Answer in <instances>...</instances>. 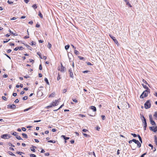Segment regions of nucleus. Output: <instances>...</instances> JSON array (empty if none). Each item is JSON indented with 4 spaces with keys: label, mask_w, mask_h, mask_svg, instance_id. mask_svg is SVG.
Segmentation results:
<instances>
[{
    "label": "nucleus",
    "mask_w": 157,
    "mask_h": 157,
    "mask_svg": "<svg viewBox=\"0 0 157 157\" xmlns=\"http://www.w3.org/2000/svg\"><path fill=\"white\" fill-rule=\"evenodd\" d=\"M31 107H30V108H27V109H24V112H25V111H28L30 109H31Z\"/></svg>",
    "instance_id": "ea45409f"
},
{
    "label": "nucleus",
    "mask_w": 157,
    "mask_h": 157,
    "mask_svg": "<svg viewBox=\"0 0 157 157\" xmlns=\"http://www.w3.org/2000/svg\"><path fill=\"white\" fill-rule=\"evenodd\" d=\"M9 106H10L9 108L11 109H15L16 108V106L14 104L9 105Z\"/></svg>",
    "instance_id": "4468645a"
},
{
    "label": "nucleus",
    "mask_w": 157,
    "mask_h": 157,
    "mask_svg": "<svg viewBox=\"0 0 157 157\" xmlns=\"http://www.w3.org/2000/svg\"><path fill=\"white\" fill-rule=\"evenodd\" d=\"M88 65H92V64L90 62H88L87 63Z\"/></svg>",
    "instance_id": "338daca9"
},
{
    "label": "nucleus",
    "mask_w": 157,
    "mask_h": 157,
    "mask_svg": "<svg viewBox=\"0 0 157 157\" xmlns=\"http://www.w3.org/2000/svg\"><path fill=\"white\" fill-rule=\"evenodd\" d=\"M37 54L39 56L40 58V59H42V57L41 55V53L40 52H37Z\"/></svg>",
    "instance_id": "412c9836"
},
{
    "label": "nucleus",
    "mask_w": 157,
    "mask_h": 157,
    "mask_svg": "<svg viewBox=\"0 0 157 157\" xmlns=\"http://www.w3.org/2000/svg\"><path fill=\"white\" fill-rule=\"evenodd\" d=\"M132 141H133V142H134L136 144H137V147L140 148L141 147V145L140 142L138 141V140H136L135 139H133L132 140Z\"/></svg>",
    "instance_id": "39448f33"
},
{
    "label": "nucleus",
    "mask_w": 157,
    "mask_h": 157,
    "mask_svg": "<svg viewBox=\"0 0 157 157\" xmlns=\"http://www.w3.org/2000/svg\"><path fill=\"white\" fill-rule=\"evenodd\" d=\"M109 36L112 38V39L113 40L114 42L116 44H117L118 46L119 45V44L117 40L115 39V38L113 36H111V35L110 34L109 35Z\"/></svg>",
    "instance_id": "6e6552de"
},
{
    "label": "nucleus",
    "mask_w": 157,
    "mask_h": 157,
    "mask_svg": "<svg viewBox=\"0 0 157 157\" xmlns=\"http://www.w3.org/2000/svg\"><path fill=\"white\" fill-rule=\"evenodd\" d=\"M69 47H70V45L69 44H68V45L65 46V49L66 50H67L68 49H69Z\"/></svg>",
    "instance_id": "c85d7f7f"
},
{
    "label": "nucleus",
    "mask_w": 157,
    "mask_h": 157,
    "mask_svg": "<svg viewBox=\"0 0 157 157\" xmlns=\"http://www.w3.org/2000/svg\"><path fill=\"white\" fill-rule=\"evenodd\" d=\"M151 104L150 100H147L144 104V107L146 109L150 108L151 107Z\"/></svg>",
    "instance_id": "f03ea898"
},
{
    "label": "nucleus",
    "mask_w": 157,
    "mask_h": 157,
    "mask_svg": "<svg viewBox=\"0 0 157 157\" xmlns=\"http://www.w3.org/2000/svg\"><path fill=\"white\" fill-rule=\"evenodd\" d=\"M17 94L16 93H13V95L14 97L16 96H17Z\"/></svg>",
    "instance_id": "e2e57ef3"
},
{
    "label": "nucleus",
    "mask_w": 157,
    "mask_h": 157,
    "mask_svg": "<svg viewBox=\"0 0 157 157\" xmlns=\"http://www.w3.org/2000/svg\"><path fill=\"white\" fill-rule=\"evenodd\" d=\"M55 92H53L51 94H49L48 96L49 98L54 97L55 96Z\"/></svg>",
    "instance_id": "f8f14e48"
},
{
    "label": "nucleus",
    "mask_w": 157,
    "mask_h": 157,
    "mask_svg": "<svg viewBox=\"0 0 157 157\" xmlns=\"http://www.w3.org/2000/svg\"><path fill=\"white\" fill-rule=\"evenodd\" d=\"M44 81L46 82L47 84H49V83L48 82V80L47 78H45Z\"/></svg>",
    "instance_id": "5701e85b"
},
{
    "label": "nucleus",
    "mask_w": 157,
    "mask_h": 157,
    "mask_svg": "<svg viewBox=\"0 0 157 157\" xmlns=\"http://www.w3.org/2000/svg\"><path fill=\"white\" fill-rule=\"evenodd\" d=\"M64 105V104H63L62 105H61L59 107L58 109H59L61 108Z\"/></svg>",
    "instance_id": "603ef678"
},
{
    "label": "nucleus",
    "mask_w": 157,
    "mask_h": 157,
    "mask_svg": "<svg viewBox=\"0 0 157 157\" xmlns=\"http://www.w3.org/2000/svg\"><path fill=\"white\" fill-rule=\"evenodd\" d=\"M52 107V105L51 104L50 105L46 106L45 107V108L47 109H49L50 108Z\"/></svg>",
    "instance_id": "72a5a7b5"
},
{
    "label": "nucleus",
    "mask_w": 157,
    "mask_h": 157,
    "mask_svg": "<svg viewBox=\"0 0 157 157\" xmlns=\"http://www.w3.org/2000/svg\"><path fill=\"white\" fill-rule=\"evenodd\" d=\"M36 44V43L35 42H33V41H32L30 43V44L31 45H35Z\"/></svg>",
    "instance_id": "b1692460"
},
{
    "label": "nucleus",
    "mask_w": 157,
    "mask_h": 157,
    "mask_svg": "<svg viewBox=\"0 0 157 157\" xmlns=\"http://www.w3.org/2000/svg\"><path fill=\"white\" fill-rule=\"evenodd\" d=\"M61 79V77L59 74H58V76L57 77V79L58 81H59Z\"/></svg>",
    "instance_id": "e433bc0d"
},
{
    "label": "nucleus",
    "mask_w": 157,
    "mask_h": 157,
    "mask_svg": "<svg viewBox=\"0 0 157 157\" xmlns=\"http://www.w3.org/2000/svg\"><path fill=\"white\" fill-rule=\"evenodd\" d=\"M125 1L127 2V5H128L130 7H132V6L129 3V2H128L127 0H125Z\"/></svg>",
    "instance_id": "2f4dec72"
},
{
    "label": "nucleus",
    "mask_w": 157,
    "mask_h": 157,
    "mask_svg": "<svg viewBox=\"0 0 157 157\" xmlns=\"http://www.w3.org/2000/svg\"><path fill=\"white\" fill-rule=\"evenodd\" d=\"M10 40V39H7L6 40H4L3 41V43H5L6 42H7L8 41H9Z\"/></svg>",
    "instance_id": "4c0bfd02"
},
{
    "label": "nucleus",
    "mask_w": 157,
    "mask_h": 157,
    "mask_svg": "<svg viewBox=\"0 0 157 157\" xmlns=\"http://www.w3.org/2000/svg\"><path fill=\"white\" fill-rule=\"evenodd\" d=\"M2 98L5 101H6V98L5 96H2Z\"/></svg>",
    "instance_id": "79ce46f5"
},
{
    "label": "nucleus",
    "mask_w": 157,
    "mask_h": 157,
    "mask_svg": "<svg viewBox=\"0 0 157 157\" xmlns=\"http://www.w3.org/2000/svg\"><path fill=\"white\" fill-rule=\"evenodd\" d=\"M143 82L145 84H147V85H148V86H149V84H148L147 82V81H146L145 80H144V79H143Z\"/></svg>",
    "instance_id": "473e14b6"
},
{
    "label": "nucleus",
    "mask_w": 157,
    "mask_h": 157,
    "mask_svg": "<svg viewBox=\"0 0 157 157\" xmlns=\"http://www.w3.org/2000/svg\"><path fill=\"white\" fill-rule=\"evenodd\" d=\"M148 146L150 147H151V149H152L153 148V146L151 144H149V145H148Z\"/></svg>",
    "instance_id": "4d7b16f0"
},
{
    "label": "nucleus",
    "mask_w": 157,
    "mask_h": 157,
    "mask_svg": "<svg viewBox=\"0 0 157 157\" xmlns=\"http://www.w3.org/2000/svg\"><path fill=\"white\" fill-rule=\"evenodd\" d=\"M7 136H8V138L10 137V136L7 134H3L2 135L1 137L2 138L6 139L7 138Z\"/></svg>",
    "instance_id": "9d476101"
},
{
    "label": "nucleus",
    "mask_w": 157,
    "mask_h": 157,
    "mask_svg": "<svg viewBox=\"0 0 157 157\" xmlns=\"http://www.w3.org/2000/svg\"><path fill=\"white\" fill-rule=\"evenodd\" d=\"M52 44H50L49 43H48V48L49 49H50L52 47Z\"/></svg>",
    "instance_id": "bb28decb"
},
{
    "label": "nucleus",
    "mask_w": 157,
    "mask_h": 157,
    "mask_svg": "<svg viewBox=\"0 0 157 157\" xmlns=\"http://www.w3.org/2000/svg\"><path fill=\"white\" fill-rule=\"evenodd\" d=\"M17 19V18L16 17H13L12 18H10V20H15Z\"/></svg>",
    "instance_id": "13d9d810"
},
{
    "label": "nucleus",
    "mask_w": 157,
    "mask_h": 157,
    "mask_svg": "<svg viewBox=\"0 0 157 157\" xmlns=\"http://www.w3.org/2000/svg\"><path fill=\"white\" fill-rule=\"evenodd\" d=\"M29 38V35L26 36L24 37V38L25 39H27Z\"/></svg>",
    "instance_id": "de8ad7c7"
},
{
    "label": "nucleus",
    "mask_w": 157,
    "mask_h": 157,
    "mask_svg": "<svg viewBox=\"0 0 157 157\" xmlns=\"http://www.w3.org/2000/svg\"><path fill=\"white\" fill-rule=\"evenodd\" d=\"M138 137L139 138V139L140 141L141 142V143H142V139H141V137L139 135H138Z\"/></svg>",
    "instance_id": "7c9ffc66"
},
{
    "label": "nucleus",
    "mask_w": 157,
    "mask_h": 157,
    "mask_svg": "<svg viewBox=\"0 0 157 157\" xmlns=\"http://www.w3.org/2000/svg\"><path fill=\"white\" fill-rule=\"evenodd\" d=\"M143 123H144V125H145V122H146V119L144 116H143Z\"/></svg>",
    "instance_id": "a878e982"
},
{
    "label": "nucleus",
    "mask_w": 157,
    "mask_h": 157,
    "mask_svg": "<svg viewBox=\"0 0 157 157\" xmlns=\"http://www.w3.org/2000/svg\"><path fill=\"white\" fill-rule=\"evenodd\" d=\"M61 137L63 138L65 140H67L69 139V137H66L64 135H62Z\"/></svg>",
    "instance_id": "dca6fc26"
},
{
    "label": "nucleus",
    "mask_w": 157,
    "mask_h": 157,
    "mask_svg": "<svg viewBox=\"0 0 157 157\" xmlns=\"http://www.w3.org/2000/svg\"><path fill=\"white\" fill-rule=\"evenodd\" d=\"M82 131L83 132H88V130L86 129H83L82 130Z\"/></svg>",
    "instance_id": "09e8293b"
},
{
    "label": "nucleus",
    "mask_w": 157,
    "mask_h": 157,
    "mask_svg": "<svg viewBox=\"0 0 157 157\" xmlns=\"http://www.w3.org/2000/svg\"><path fill=\"white\" fill-rule=\"evenodd\" d=\"M16 138L18 140H22V139L20 136H18V135H16Z\"/></svg>",
    "instance_id": "4be33fe9"
},
{
    "label": "nucleus",
    "mask_w": 157,
    "mask_h": 157,
    "mask_svg": "<svg viewBox=\"0 0 157 157\" xmlns=\"http://www.w3.org/2000/svg\"><path fill=\"white\" fill-rule=\"evenodd\" d=\"M4 78H7L8 77V75L6 74H4L3 76Z\"/></svg>",
    "instance_id": "864d4df0"
},
{
    "label": "nucleus",
    "mask_w": 157,
    "mask_h": 157,
    "mask_svg": "<svg viewBox=\"0 0 157 157\" xmlns=\"http://www.w3.org/2000/svg\"><path fill=\"white\" fill-rule=\"evenodd\" d=\"M38 15L41 18H43V15L40 11H39V12Z\"/></svg>",
    "instance_id": "f3484780"
},
{
    "label": "nucleus",
    "mask_w": 157,
    "mask_h": 157,
    "mask_svg": "<svg viewBox=\"0 0 157 157\" xmlns=\"http://www.w3.org/2000/svg\"><path fill=\"white\" fill-rule=\"evenodd\" d=\"M101 117L102 118V119L103 120H104L105 119V117L104 115H101Z\"/></svg>",
    "instance_id": "37998d69"
},
{
    "label": "nucleus",
    "mask_w": 157,
    "mask_h": 157,
    "mask_svg": "<svg viewBox=\"0 0 157 157\" xmlns=\"http://www.w3.org/2000/svg\"><path fill=\"white\" fill-rule=\"evenodd\" d=\"M30 157H36V155L34 154H31L30 155Z\"/></svg>",
    "instance_id": "58836bf2"
},
{
    "label": "nucleus",
    "mask_w": 157,
    "mask_h": 157,
    "mask_svg": "<svg viewBox=\"0 0 157 157\" xmlns=\"http://www.w3.org/2000/svg\"><path fill=\"white\" fill-rule=\"evenodd\" d=\"M35 148H36V147L34 146H32V147H30V149L32 151H33V152H35V149H34Z\"/></svg>",
    "instance_id": "ddd939ff"
},
{
    "label": "nucleus",
    "mask_w": 157,
    "mask_h": 157,
    "mask_svg": "<svg viewBox=\"0 0 157 157\" xmlns=\"http://www.w3.org/2000/svg\"><path fill=\"white\" fill-rule=\"evenodd\" d=\"M72 100H73V101L74 102H76V103H77V102H78V101H77V100H76V99H72Z\"/></svg>",
    "instance_id": "680f3d73"
},
{
    "label": "nucleus",
    "mask_w": 157,
    "mask_h": 157,
    "mask_svg": "<svg viewBox=\"0 0 157 157\" xmlns=\"http://www.w3.org/2000/svg\"><path fill=\"white\" fill-rule=\"evenodd\" d=\"M147 122H145V125L144 126V130H145L146 129V127H147Z\"/></svg>",
    "instance_id": "f704fd0d"
},
{
    "label": "nucleus",
    "mask_w": 157,
    "mask_h": 157,
    "mask_svg": "<svg viewBox=\"0 0 157 157\" xmlns=\"http://www.w3.org/2000/svg\"><path fill=\"white\" fill-rule=\"evenodd\" d=\"M32 7L34 9H36L37 8L36 5L34 4L32 6Z\"/></svg>",
    "instance_id": "393cba45"
},
{
    "label": "nucleus",
    "mask_w": 157,
    "mask_h": 157,
    "mask_svg": "<svg viewBox=\"0 0 157 157\" xmlns=\"http://www.w3.org/2000/svg\"><path fill=\"white\" fill-rule=\"evenodd\" d=\"M154 95L157 97V92H155V94H154Z\"/></svg>",
    "instance_id": "774afa93"
},
{
    "label": "nucleus",
    "mask_w": 157,
    "mask_h": 157,
    "mask_svg": "<svg viewBox=\"0 0 157 157\" xmlns=\"http://www.w3.org/2000/svg\"><path fill=\"white\" fill-rule=\"evenodd\" d=\"M149 129L154 132H156L157 131V125L156 126H151L149 127Z\"/></svg>",
    "instance_id": "20e7f679"
},
{
    "label": "nucleus",
    "mask_w": 157,
    "mask_h": 157,
    "mask_svg": "<svg viewBox=\"0 0 157 157\" xmlns=\"http://www.w3.org/2000/svg\"><path fill=\"white\" fill-rule=\"evenodd\" d=\"M154 117L155 119L157 120V112H155V114L154 115Z\"/></svg>",
    "instance_id": "6ab92c4d"
},
{
    "label": "nucleus",
    "mask_w": 157,
    "mask_h": 157,
    "mask_svg": "<svg viewBox=\"0 0 157 157\" xmlns=\"http://www.w3.org/2000/svg\"><path fill=\"white\" fill-rule=\"evenodd\" d=\"M19 101V100L18 99H16L14 101L15 103H18Z\"/></svg>",
    "instance_id": "0e129e2a"
},
{
    "label": "nucleus",
    "mask_w": 157,
    "mask_h": 157,
    "mask_svg": "<svg viewBox=\"0 0 157 157\" xmlns=\"http://www.w3.org/2000/svg\"><path fill=\"white\" fill-rule=\"evenodd\" d=\"M150 91L144 90L140 96L141 98H143L147 96L148 94L150 93Z\"/></svg>",
    "instance_id": "f257e3e1"
},
{
    "label": "nucleus",
    "mask_w": 157,
    "mask_h": 157,
    "mask_svg": "<svg viewBox=\"0 0 157 157\" xmlns=\"http://www.w3.org/2000/svg\"><path fill=\"white\" fill-rule=\"evenodd\" d=\"M16 134H17V132H14L12 134V135H13L15 136H16Z\"/></svg>",
    "instance_id": "6e6d98bb"
},
{
    "label": "nucleus",
    "mask_w": 157,
    "mask_h": 157,
    "mask_svg": "<svg viewBox=\"0 0 157 157\" xmlns=\"http://www.w3.org/2000/svg\"><path fill=\"white\" fill-rule=\"evenodd\" d=\"M22 130L24 131H25L26 130V129L25 128L23 127L22 128Z\"/></svg>",
    "instance_id": "69168bd1"
},
{
    "label": "nucleus",
    "mask_w": 157,
    "mask_h": 157,
    "mask_svg": "<svg viewBox=\"0 0 157 157\" xmlns=\"http://www.w3.org/2000/svg\"><path fill=\"white\" fill-rule=\"evenodd\" d=\"M39 69L40 70H41L42 69V67L41 64H40L39 65Z\"/></svg>",
    "instance_id": "c03bdc74"
},
{
    "label": "nucleus",
    "mask_w": 157,
    "mask_h": 157,
    "mask_svg": "<svg viewBox=\"0 0 157 157\" xmlns=\"http://www.w3.org/2000/svg\"><path fill=\"white\" fill-rule=\"evenodd\" d=\"M131 134L134 137H136L137 136H138V135H137L134 133H131Z\"/></svg>",
    "instance_id": "a19ab883"
},
{
    "label": "nucleus",
    "mask_w": 157,
    "mask_h": 157,
    "mask_svg": "<svg viewBox=\"0 0 157 157\" xmlns=\"http://www.w3.org/2000/svg\"><path fill=\"white\" fill-rule=\"evenodd\" d=\"M149 118L150 121V122L151 124L152 125H155V121L153 120L152 115H149Z\"/></svg>",
    "instance_id": "7ed1b4c3"
},
{
    "label": "nucleus",
    "mask_w": 157,
    "mask_h": 157,
    "mask_svg": "<svg viewBox=\"0 0 157 157\" xmlns=\"http://www.w3.org/2000/svg\"><path fill=\"white\" fill-rule=\"evenodd\" d=\"M61 66L60 68H59L58 70L60 71L61 72H64L66 70V68L63 66L62 63H61Z\"/></svg>",
    "instance_id": "423d86ee"
},
{
    "label": "nucleus",
    "mask_w": 157,
    "mask_h": 157,
    "mask_svg": "<svg viewBox=\"0 0 157 157\" xmlns=\"http://www.w3.org/2000/svg\"><path fill=\"white\" fill-rule=\"evenodd\" d=\"M44 155L45 156H48L49 155V153L48 152L45 153Z\"/></svg>",
    "instance_id": "5fc2aeb1"
},
{
    "label": "nucleus",
    "mask_w": 157,
    "mask_h": 157,
    "mask_svg": "<svg viewBox=\"0 0 157 157\" xmlns=\"http://www.w3.org/2000/svg\"><path fill=\"white\" fill-rule=\"evenodd\" d=\"M142 85L144 88L146 89L145 90L150 91V89L146 85H144L143 84H142Z\"/></svg>",
    "instance_id": "9b49d317"
},
{
    "label": "nucleus",
    "mask_w": 157,
    "mask_h": 157,
    "mask_svg": "<svg viewBox=\"0 0 157 157\" xmlns=\"http://www.w3.org/2000/svg\"><path fill=\"white\" fill-rule=\"evenodd\" d=\"M74 53L76 55H78L79 53V52L76 49H74Z\"/></svg>",
    "instance_id": "a211bd4d"
},
{
    "label": "nucleus",
    "mask_w": 157,
    "mask_h": 157,
    "mask_svg": "<svg viewBox=\"0 0 157 157\" xmlns=\"http://www.w3.org/2000/svg\"><path fill=\"white\" fill-rule=\"evenodd\" d=\"M59 102L58 100H56L55 101L52 102L51 104L52 106H55L58 105Z\"/></svg>",
    "instance_id": "0eeeda50"
},
{
    "label": "nucleus",
    "mask_w": 157,
    "mask_h": 157,
    "mask_svg": "<svg viewBox=\"0 0 157 157\" xmlns=\"http://www.w3.org/2000/svg\"><path fill=\"white\" fill-rule=\"evenodd\" d=\"M11 52V50L10 49L8 50L7 51V52L8 53H9L10 52Z\"/></svg>",
    "instance_id": "bf43d9fd"
},
{
    "label": "nucleus",
    "mask_w": 157,
    "mask_h": 157,
    "mask_svg": "<svg viewBox=\"0 0 157 157\" xmlns=\"http://www.w3.org/2000/svg\"><path fill=\"white\" fill-rule=\"evenodd\" d=\"M90 107L91 109L93 110L94 112H96V108L95 106H92Z\"/></svg>",
    "instance_id": "2eb2a0df"
},
{
    "label": "nucleus",
    "mask_w": 157,
    "mask_h": 157,
    "mask_svg": "<svg viewBox=\"0 0 157 157\" xmlns=\"http://www.w3.org/2000/svg\"><path fill=\"white\" fill-rule=\"evenodd\" d=\"M8 153H9V154H10V155H11L12 156H15V154H13L12 152H11L10 151H9L8 152Z\"/></svg>",
    "instance_id": "aec40b11"
},
{
    "label": "nucleus",
    "mask_w": 157,
    "mask_h": 157,
    "mask_svg": "<svg viewBox=\"0 0 157 157\" xmlns=\"http://www.w3.org/2000/svg\"><path fill=\"white\" fill-rule=\"evenodd\" d=\"M22 135L25 138H27L28 137H27V135L26 134L23 133L22 134Z\"/></svg>",
    "instance_id": "cd10ccee"
},
{
    "label": "nucleus",
    "mask_w": 157,
    "mask_h": 157,
    "mask_svg": "<svg viewBox=\"0 0 157 157\" xmlns=\"http://www.w3.org/2000/svg\"><path fill=\"white\" fill-rule=\"evenodd\" d=\"M28 99V97L25 96L23 98V99L24 100H26Z\"/></svg>",
    "instance_id": "a18cd8bd"
},
{
    "label": "nucleus",
    "mask_w": 157,
    "mask_h": 157,
    "mask_svg": "<svg viewBox=\"0 0 157 157\" xmlns=\"http://www.w3.org/2000/svg\"><path fill=\"white\" fill-rule=\"evenodd\" d=\"M67 89H64L63 90V93H65L67 92Z\"/></svg>",
    "instance_id": "8fccbe9b"
},
{
    "label": "nucleus",
    "mask_w": 157,
    "mask_h": 157,
    "mask_svg": "<svg viewBox=\"0 0 157 157\" xmlns=\"http://www.w3.org/2000/svg\"><path fill=\"white\" fill-rule=\"evenodd\" d=\"M83 135L85 136V137H88L89 136V135H87V134H86V133H83Z\"/></svg>",
    "instance_id": "49530a36"
},
{
    "label": "nucleus",
    "mask_w": 157,
    "mask_h": 157,
    "mask_svg": "<svg viewBox=\"0 0 157 157\" xmlns=\"http://www.w3.org/2000/svg\"><path fill=\"white\" fill-rule=\"evenodd\" d=\"M68 71H69V74H70V77L72 78H73L74 77V76H73V70L72 69H71V68Z\"/></svg>",
    "instance_id": "1a4fd4ad"
},
{
    "label": "nucleus",
    "mask_w": 157,
    "mask_h": 157,
    "mask_svg": "<svg viewBox=\"0 0 157 157\" xmlns=\"http://www.w3.org/2000/svg\"><path fill=\"white\" fill-rule=\"evenodd\" d=\"M147 154V153L146 152L144 154H142L141 156V157H144V156L146 155Z\"/></svg>",
    "instance_id": "052dcab7"
},
{
    "label": "nucleus",
    "mask_w": 157,
    "mask_h": 157,
    "mask_svg": "<svg viewBox=\"0 0 157 157\" xmlns=\"http://www.w3.org/2000/svg\"><path fill=\"white\" fill-rule=\"evenodd\" d=\"M78 58H79V59H80V60H84V57H82V56H78Z\"/></svg>",
    "instance_id": "c9c22d12"
},
{
    "label": "nucleus",
    "mask_w": 157,
    "mask_h": 157,
    "mask_svg": "<svg viewBox=\"0 0 157 157\" xmlns=\"http://www.w3.org/2000/svg\"><path fill=\"white\" fill-rule=\"evenodd\" d=\"M9 44V45L11 46H13L14 45V43H10Z\"/></svg>",
    "instance_id": "3c124183"
},
{
    "label": "nucleus",
    "mask_w": 157,
    "mask_h": 157,
    "mask_svg": "<svg viewBox=\"0 0 157 157\" xmlns=\"http://www.w3.org/2000/svg\"><path fill=\"white\" fill-rule=\"evenodd\" d=\"M48 142L49 143H56V141L55 140H49L48 141Z\"/></svg>",
    "instance_id": "c756f323"
}]
</instances>
